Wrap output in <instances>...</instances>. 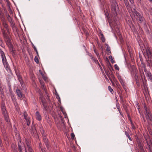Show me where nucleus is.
Wrapping results in <instances>:
<instances>
[{"label":"nucleus","mask_w":152,"mask_h":152,"mask_svg":"<svg viewBox=\"0 0 152 152\" xmlns=\"http://www.w3.org/2000/svg\"><path fill=\"white\" fill-rule=\"evenodd\" d=\"M34 50L36 51L37 54V55H38V51H37L36 48L35 46H34Z\"/></svg>","instance_id":"obj_47"},{"label":"nucleus","mask_w":152,"mask_h":152,"mask_svg":"<svg viewBox=\"0 0 152 152\" xmlns=\"http://www.w3.org/2000/svg\"><path fill=\"white\" fill-rule=\"evenodd\" d=\"M1 30L4 39L6 44L8 47H11L12 45L11 42V40L7 34L6 31L4 28H1Z\"/></svg>","instance_id":"obj_1"},{"label":"nucleus","mask_w":152,"mask_h":152,"mask_svg":"<svg viewBox=\"0 0 152 152\" xmlns=\"http://www.w3.org/2000/svg\"><path fill=\"white\" fill-rule=\"evenodd\" d=\"M133 14L138 22L141 23L142 22L144 19L143 16L136 11L135 9L133 12Z\"/></svg>","instance_id":"obj_4"},{"label":"nucleus","mask_w":152,"mask_h":152,"mask_svg":"<svg viewBox=\"0 0 152 152\" xmlns=\"http://www.w3.org/2000/svg\"><path fill=\"white\" fill-rule=\"evenodd\" d=\"M143 53L144 56L145 57H147L148 58H151L152 56V53L151 49L147 48L144 50Z\"/></svg>","instance_id":"obj_8"},{"label":"nucleus","mask_w":152,"mask_h":152,"mask_svg":"<svg viewBox=\"0 0 152 152\" xmlns=\"http://www.w3.org/2000/svg\"><path fill=\"white\" fill-rule=\"evenodd\" d=\"M122 105L124 109L126 112H127V107L126 104L125 103H122Z\"/></svg>","instance_id":"obj_25"},{"label":"nucleus","mask_w":152,"mask_h":152,"mask_svg":"<svg viewBox=\"0 0 152 152\" xmlns=\"http://www.w3.org/2000/svg\"><path fill=\"white\" fill-rule=\"evenodd\" d=\"M41 85V86H42V89H44V90L45 91V85H44V84L42 83V85Z\"/></svg>","instance_id":"obj_45"},{"label":"nucleus","mask_w":152,"mask_h":152,"mask_svg":"<svg viewBox=\"0 0 152 152\" xmlns=\"http://www.w3.org/2000/svg\"><path fill=\"white\" fill-rule=\"evenodd\" d=\"M91 59L94 61L96 64H98L100 65L98 60L96 59H95L94 57H91Z\"/></svg>","instance_id":"obj_22"},{"label":"nucleus","mask_w":152,"mask_h":152,"mask_svg":"<svg viewBox=\"0 0 152 152\" xmlns=\"http://www.w3.org/2000/svg\"><path fill=\"white\" fill-rule=\"evenodd\" d=\"M107 59L108 60V61L109 62V64H108V66L109 68V69H110V70H111V69H113V68L112 67L109 61L108 60V59L107 58Z\"/></svg>","instance_id":"obj_31"},{"label":"nucleus","mask_w":152,"mask_h":152,"mask_svg":"<svg viewBox=\"0 0 152 152\" xmlns=\"http://www.w3.org/2000/svg\"><path fill=\"white\" fill-rule=\"evenodd\" d=\"M42 77H43V78L45 80H46V78L44 76H42Z\"/></svg>","instance_id":"obj_56"},{"label":"nucleus","mask_w":152,"mask_h":152,"mask_svg":"<svg viewBox=\"0 0 152 152\" xmlns=\"http://www.w3.org/2000/svg\"><path fill=\"white\" fill-rule=\"evenodd\" d=\"M144 71L145 72V73H147V72H149V71H148L147 70V69H146L145 66H144Z\"/></svg>","instance_id":"obj_46"},{"label":"nucleus","mask_w":152,"mask_h":152,"mask_svg":"<svg viewBox=\"0 0 152 152\" xmlns=\"http://www.w3.org/2000/svg\"><path fill=\"white\" fill-rule=\"evenodd\" d=\"M118 78L119 81L122 80L121 77L120 76H118Z\"/></svg>","instance_id":"obj_52"},{"label":"nucleus","mask_w":152,"mask_h":152,"mask_svg":"<svg viewBox=\"0 0 152 152\" xmlns=\"http://www.w3.org/2000/svg\"><path fill=\"white\" fill-rule=\"evenodd\" d=\"M105 72L106 74L109 77V74H108V73L107 72H106V71H105Z\"/></svg>","instance_id":"obj_60"},{"label":"nucleus","mask_w":152,"mask_h":152,"mask_svg":"<svg viewBox=\"0 0 152 152\" xmlns=\"http://www.w3.org/2000/svg\"><path fill=\"white\" fill-rule=\"evenodd\" d=\"M137 2L140 4L141 3V0H137Z\"/></svg>","instance_id":"obj_53"},{"label":"nucleus","mask_w":152,"mask_h":152,"mask_svg":"<svg viewBox=\"0 0 152 152\" xmlns=\"http://www.w3.org/2000/svg\"><path fill=\"white\" fill-rule=\"evenodd\" d=\"M108 89L109 91L112 94H113V89L111 88V87L110 86H108Z\"/></svg>","instance_id":"obj_32"},{"label":"nucleus","mask_w":152,"mask_h":152,"mask_svg":"<svg viewBox=\"0 0 152 152\" xmlns=\"http://www.w3.org/2000/svg\"><path fill=\"white\" fill-rule=\"evenodd\" d=\"M35 115L36 118L37 120L39 121H40L41 120V116L38 111H37L36 112Z\"/></svg>","instance_id":"obj_19"},{"label":"nucleus","mask_w":152,"mask_h":152,"mask_svg":"<svg viewBox=\"0 0 152 152\" xmlns=\"http://www.w3.org/2000/svg\"><path fill=\"white\" fill-rule=\"evenodd\" d=\"M116 107H117V109L118 110L119 112H121V108H120V107L119 106V103L116 104Z\"/></svg>","instance_id":"obj_27"},{"label":"nucleus","mask_w":152,"mask_h":152,"mask_svg":"<svg viewBox=\"0 0 152 152\" xmlns=\"http://www.w3.org/2000/svg\"><path fill=\"white\" fill-rule=\"evenodd\" d=\"M0 149L1 150H3L4 149V148L3 144H2V142H1L0 143Z\"/></svg>","instance_id":"obj_39"},{"label":"nucleus","mask_w":152,"mask_h":152,"mask_svg":"<svg viewBox=\"0 0 152 152\" xmlns=\"http://www.w3.org/2000/svg\"><path fill=\"white\" fill-rule=\"evenodd\" d=\"M130 122L132 125V128L133 129H135V126H134L133 122L131 120H130Z\"/></svg>","instance_id":"obj_34"},{"label":"nucleus","mask_w":152,"mask_h":152,"mask_svg":"<svg viewBox=\"0 0 152 152\" xmlns=\"http://www.w3.org/2000/svg\"><path fill=\"white\" fill-rule=\"evenodd\" d=\"M100 35H101V39L102 41V42H104L105 41V38L104 37V36L103 34L102 33H100Z\"/></svg>","instance_id":"obj_23"},{"label":"nucleus","mask_w":152,"mask_h":152,"mask_svg":"<svg viewBox=\"0 0 152 152\" xmlns=\"http://www.w3.org/2000/svg\"><path fill=\"white\" fill-rule=\"evenodd\" d=\"M88 55L90 57H91H91H93L92 56V55H91L90 53H88Z\"/></svg>","instance_id":"obj_54"},{"label":"nucleus","mask_w":152,"mask_h":152,"mask_svg":"<svg viewBox=\"0 0 152 152\" xmlns=\"http://www.w3.org/2000/svg\"><path fill=\"white\" fill-rule=\"evenodd\" d=\"M0 18L2 22L5 20V18L4 17L3 14L0 15Z\"/></svg>","instance_id":"obj_28"},{"label":"nucleus","mask_w":152,"mask_h":152,"mask_svg":"<svg viewBox=\"0 0 152 152\" xmlns=\"http://www.w3.org/2000/svg\"><path fill=\"white\" fill-rule=\"evenodd\" d=\"M107 59L108 60V61L109 62V64H108V66L109 68V69H110V70H111V69H113V68L112 67L109 61L108 60V59L107 58Z\"/></svg>","instance_id":"obj_29"},{"label":"nucleus","mask_w":152,"mask_h":152,"mask_svg":"<svg viewBox=\"0 0 152 152\" xmlns=\"http://www.w3.org/2000/svg\"><path fill=\"white\" fill-rule=\"evenodd\" d=\"M23 116L26 120L27 125L28 126H29L30 124V119L29 117H27V114L26 111L24 112Z\"/></svg>","instance_id":"obj_13"},{"label":"nucleus","mask_w":152,"mask_h":152,"mask_svg":"<svg viewBox=\"0 0 152 152\" xmlns=\"http://www.w3.org/2000/svg\"><path fill=\"white\" fill-rule=\"evenodd\" d=\"M136 139L138 147L140 149V152H145L142 143V141L138 138Z\"/></svg>","instance_id":"obj_12"},{"label":"nucleus","mask_w":152,"mask_h":152,"mask_svg":"<svg viewBox=\"0 0 152 152\" xmlns=\"http://www.w3.org/2000/svg\"><path fill=\"white\" fill-rule=\"evenodd\" d=\"M61 110L62 111V112L64 114V118H66L67 117V115L66 113L64 111H63V109L62 108H61Z\"/></svg>","instance_id":"obj_35"},{"label":"nucleus","mask_w":152,"mask_h":152,"mask_svg":"<svg viewBox=\"0 0 152 152\" xmlns=\"http://www.w3.org/2000/svg\"><path fill=\"white\" fill-rule=\"evenodd\" d=\"M1 110L5 121L7 122H9V117L6 110L5 107L4 105H1Z\"/></svg>","instance_id":"obj_5"},{"label":"nucleus","mask_w":152,"mask_h":152,"mask_svg":"<svg viewBox=\"0 0 152 152\" xmlns=\"http://www.w3.org/2000/svg\"><path fill=\"white\" fill-rule=\"evenodd\" d=\"M146 76L148 77V80L152 81V75L151 74L150 72H147L145 73Z\"/></svg>","instance_id":"obj_18"},{"label":"nucleus","mask_w":152,"mask_h":152,"mask_svg":"<svg viewBox=\"0 0 152 152\" xmlns=\"http://www.w3.org/2000/svg\"><path fill=\"white\" fill-rule=\"evenodd\" d=\"M39 99L41 102L42 103L44 108L45 110H47L48 108L46 99L42 96H41Z\"/></svg>","instance_id":"obj_11"},{"label":"nucleus","mask_w":152,"mask_h":152,"mask_svg":"<svg viewBox=\"0 0 152 152\" xmlns=\"http://www.w3.org/2000/svg\"><path fill=\"white\" fill-rule=\"evenodd\" d=\"M0 127L3 135L4 137L5 140H6L7 138V136L6 133V129L4 124H3L2 122H1V124L0 126Z\"/></svg>","instance_id":"obj_9"},{"label":"nucleus","mask_w":152,"mask_h":152,"mask_svg":"<svg viewBox=\"0 0 152 152\" xmlns=\"http://www.w3.org/2000/svg\"><path fill=\"white\" fill-rule=\"evenodd\" d=\"M94 51L95 53H96L97 52L96 51V50L95 49V48H94Z\"/></svg>","instance_id":"obj_57"},{"label":"nucleus","mask_w":152,"mask_h":152,"mask_svg":"<svg viewBox=\"0 0 152 152\" xmlns=\"http://www.w3.org/2000/svg\"><path fill=\"white\" fill-rule=\"evenodd\" d=\"M143 75H144V80H145L146 81V78H145V75H144V74H143Z\"/></svg>","instance_id":"obj_61"},{"label":"nucleus","mask_w":152,"mask_h":152,"mask_svg":"<svg viewBox=\"0 0 152 152\" xmlns=\"http://www.w3.org/2000/svg\"><path fill=\"white\" fill-rule=\"evenodd\" d=\"M3 45V43L1 40H0V45L2 46Z\"/></svg>","instance_id":"obj_50"},{"label":"nucleus","mask_w":152,"mask_h":152,"mask_svg":"<svg viewBox=\"0 0 152 152\" xmlns=\"http://www.w3.org/2000/svg\"><path fill=\"white\" fill-rule=\"evenodd\" d=\"M40 82L41 85H42V83H44L42 81H40Z\"/></svg>","instance_id":"obj_59"},{"label":"nucleus","mask_w":152,"mask_h":152,"mask_svg":"<svg viewBox=\"0 0 152 152\" xmlns=\"http://www.w3.org/2000/svg\"><path fill=\"white\" fill-rule=\"evenodd\" d=\"M105 45L107 46V51L109 52V53H111V52L110 51V48L109 46L107 44H105Z\"/></svg>","instance_id":"obj_26"},{"label":"nucleus","mask_w":152,"mask_h":152,"mask_svg":"<svg viewBox=\"0 0 152 152\" xmlns=\"http://www.w3.org/2000/svg\"><path fill=\"white\" fill-rule=\"evenodd\" d=\"M96 55L97 56V57H98L99 60L100 59V56H99V54L98 53V54H96Z\"/></svg>","instance_id":"obj_48"},{"label":"nucleus","mask_w":152,"mask_h":152,"mask_svg":"<svg viewBox=\"0 0 152 152\" xmlns=\"http://www.w3.org/2000/svg\"><path fill=\"white\" fill-rule=\"evenodd\" d=\"M114 66L115 69L118 70H119V68L116 64H115L114 65Z\"/></svg>","instance_id":"obj_40"},{"label":"nucleus","mask_w":152,"mask_h":152,"mask_svg":"<svg viewBox=\"0 0 152 152\" xmlns=\"http://www.w3.org/2000/svg\"><path fill=\"white\" fill-rule=\"evenodd\" d=\"M115 99L116 100V104L119 103L118 99L116 96H115Z\"/></svg>","instance_id":"obj_51"},{"label":"nucleus","mask_w":152,"mask_h":152,"mask_svg":"<svg viewBox=\"0 0 152 152\" xmlns=\"http://www.w3.org/2000/svg\"><path fill=\"white\" fill-rule=\"evenodd\" d=\"M34 60L37 63V64L39 63V60H38V59L37 57L35 56L34 58Z\"/></svg>","instance_id":"obj_36"},{"label":"nucleus","mask_w":152,"mask_h":152,"mask_svg":"<svg viewBox=\"0 0 152 152\" xmlns=\"http://www.w3.org/2000/svg\"><path fill=\"white\" fill-rule=\"evenodd\" d=\"M26 143L27 145V143H28L31 147L30 145L28 142L26 141ZM18 150L19 152H24V151H25V152H27L26 149H27L28 150V151H29L27 146V147H26L22 144L21 145L18 142ZM28 152H29V151Z\"/></svg>","instance_id":"obj_7"},{"label":"nucleus","mask_w":152,"mask_h":152,"mask_svg":"<svg viewBox=\"0 0 152 152\" xmlns=\"http://www.w3.org/2000/svg\"><path fill=\"white\" fill-rule=\"evenodd\" d=\"M43 139L47 148L48 149L49 148L50 146L48 143V139L45 135H43Z\"/></svg>","instance_id":"obj_15"},{"label":"nucleus","mask_w":152,"mask_h":152,"mask_svg":"<svg viewBox=\"0 0 152 152\" xmlns=\"http://www.w3.org/2000/svg\"><path fill=\"white\" fill-rule=\"evenodd\" d=\"M125 5H126L127 8L128 9H129L130 7L129 6V3L127 1L126 2H125Z\"/></svg>","instance_id":"obj_37"},{"label":"nucleus","mask_w":152,"mask_h":152,"mask_svg":"<svg viewBox=\"0 0 152 152\" xmlns=\"http://www.w3.org/2000/svg\"><path fill=\"white\" fill-rule=\"evenodd\" d=\"M129 1L132 4L134 3V0H129Z\"/></svg>","instance_id":"obj_55"},{"label":"nucleus","mask_w":152,"mask_h":152,"mask_svg":"<svg viewBox=\"0 0 152 152\" xmlns=\"http://www.w3.org/2000/svg\"><path fill=\"white\" fill-rule=\"evenodd\" d=\"M144 137L148 146V147H147V148L151 152V146L152 145V143L151 140L149 138V136H147L146 137Z\"/></svg>","instance_id":"obj_10"},{"label":"nucleus","mask_w":152,"mask_h":152,"mask_svg":"<svg viewBox=\"0 0 152 152\" xmlns=\"http://www.w3.org/2000/svg\"><path fill=\"white\" fill-rule=\"evenodd\" d=\"M56 98L58 99V101L59 102L61 101V99L59 96H57L56 97Z\"/></svg>","instance_id":"obj_49"},{"label":"nucleus","mask_w":152,"mask_h":152,"mask_svg":"<svg viewBox=\"0 0 152 152\" xmlns=\"http://www.w3.org/2000/svg\"><path fill=\"white\" fill-rule=\"evenodd\" d=\"M2 25L5 28L8 33H9V30L8 27V25L7 23L6 20L2 21Z\"/></svg>","instance_id":"obj_17"},{"label":"nucleus","mask_w":152,"mask_h":152,"mask_svg":"<svg viewBox=\"0 0 152 152\" xmlns=\"http://www.w3.org/2000/svg\"><path fill=\"white\" fill-rule=\"evenodd\" d=\"M41 150H42V152H44L45 151L44 150H43L42 149H41Z\"/></svg>","instance_id":"obj_64"},{"label":"nucleus","mask_w":152,"mask_h":152,"mask_svg":"<svg viewBox=\"0 0 152 152\" xmlns=\"http://www.w3.org/2000/svg\"><path fill=\"white\" fill-rule=\"evenodd\" d=\"M11 98H12V100L13 101H15V97L13 95H11Z\"/></svg>","instance_id":"obj_43"},{"label":"nucleus","mask_w":152,"mask_h":152,"mask_svg":"<svg viewBox=\"0 0 152 152\" xmlns=\"http://www.w3.org/2000/svg\"><path fill=\"white\" fill-rule=\"evenodd\" d=\"M7 16L8 20L10 23L11 27L12 28L14 27H15V24L13 21V20L12 18L10 17L9 15H8Z\"/></svg>","instance_id":"obj_14"},{"label":"nucleus","mask_w":152,"mask_h":152,"mask_svg":"<svg viewBox=\"0 0 152 152\" xmlns=\"http://www.w3.org/2000/svg\"><path fill=\"white\" fill-rule=\"evenodd\" d=\"M148 66H150L152 65V61L151 60H148Z\"/></svg>","instance_id":"obj_33"},{"label":"nucleus","mask_w":152,"mask_h":152,"mask_svg":"<svg viewBox=\"0 0 152 152\" xmlns=\"http://www.w3.org/2000/svg\"><path fill=\"white\" fill-rule=\"evenodd\" d=\"M125 134L126 135L127 137L129 138V139L131 141L132 140V138L130 137L129 135L128 134V133L126 131H125Z\"/></svg>","instance_id":"obj_24"},{"label":"nucleus","mask_w":152,"mask_h":152,"mask_svg":"<svg viewBox=\"0 0 152 152\" xmlns=\"http://www.w3.org/2000/svg\"><path fill=\"white\" fill-rule=\"evenodd\" d=\"M18 77V79L19 81L20 82V83L22 86H23V81L21 77L19 75H17Z\"/></svg>","instance_id":"obj_20"},{"label":"nucleus","mask_w":152,"mask_h":152,"mask_svg":"<svg viewBox=\"0 0 152 152\" xmlns=\"http://www.w3.org/2000/svg\"><path fill=\"white\" fill-rule=\"evenodd\" d=\"M1 54L4 65L5 67L7 69H7H9V65L8 63L7 62L5 55L2 51H1Z\"/></svg>","instance_id":"obj_6"},{"label":"nucleus","mask_w":152,"mask_h":152,"mask_svg":"<svg viewBox=\"0 0 152 152\" xmlns=\"http://www.w3.org/2000/svg\"><path fill=\"white\" fill-rule=\"evenodd\" d=\"M120 97L121 101L122 102V103H124L123 97L121 95H120Z\"/></svg>","instance_id":"obj_41"},{"label":"nucleus","mask_w":152,"mask_h":152,"mask_svg":"<svg viewBox=\"0 0 152 152\" xmlns=\"http://www.w3.org/2000/svg\"><path fill=\"white\" fill-rule=\"evenodd\" d=\"M107 59L108 60V61L109 62V64H108V66L109 68V69H110V70H111V69H113V68L112 67L109 61L108 60V59L107 58Z\"/></svg>","instance_id":"obj_30"},{"label":"nucleus","mask_w":152,"mask_h":152,"mask_svg":"<svg viewBox=\"0 0 152 152\" xmlns=\"http://www.w3.org/2000/svg\"><path fill=\"white\" fill-rule=\"evenodd\" d=\"M145 110V114L147 121L149 123L152 121V115L150 110L145 106H144Z\"/></svg>","instance_id":"obj_3"},{"label":"nucleus","mask_w":152,"mask_h":152,"mask_svg":"<svg viewBox=\"0 0 152 152\" xmlns=\"http://www.w3.org/2000/svg\"><path fill=\"white\" fill-rule=\"evenodd\" d=\"M122 86L124 87V83L122 80V79L119 81Z\"/></svg>","instance_id":"obj_44"},{"label":"nucleus","mask_w":152,"mask_h":152,"mask_svg":"<svg viewBox=\"0 0 152 152\" xmlns=\"http://www.w3.org/2000/svg\"><path fill=\"white\" fill-rule=\"evenodd\" d=\"M119 113H120V115H121V116H123V115L122 113L121 112H119Z\"/></svg>","instance_id":"obj_62"},{"label":"nucleus","mask_w":152,"mask_h":152,"mask_svg":"<svg viewBox=\"0 0 152 152\" xmlns=\"http://www.w3.org/2000/svg\"><path fill=\"white\" fill-rule=\"evenodd\" d=\"M112 12L114 16L117 15L118 10V7L115 0H111Z\"/></svg>","instance_id":"obj_2"},{"label":"nucleus","mask_w":152,"mask_h":152,"mask_svg":"<svg viewBox=\"0 0 152 152\" xmlns=\"http://www.w3.org/2000/svg\"><path fill=\"white\" fill-rule=\"evenodd\" d=\"M109 58L110 59L112 63H114L115 62L113 60L112 57L111 56H109Z\"/></svg>","instance_id":"obj_38"},{"label":"nucleus","mask_w":152,"mask_h":152,"mask_svg":"<svg viewBox=\"0 0 152 152\" xmlns=\"http://www.w3.org/2000/svg\"><path fill=\"white\" fill-rule=\"evenodd\" d=\"M71 136L72 139H74V138L75 137V135L74 134L73 132L72 133Z\"/></svg>","instance_id":"obj_42"},{"label":"nucleus","mask_w":152,"mask_h":152,"mask_svg":"<svg viewBox=\"0 0 152 152\" xmlns=\"http://www.w3.org/2000/svg\"><path fill=\"white\" fill-rule=\"evenodd\" d=\"M137 85L138 86H140V84L138 82H136Z\"/></svg>","instance_id":"obj_58"},{"label":"nucleus","mask_w":152,"mask_h":152,"mask_svg":"<svg viewBox=\"0 0 152 152\" xmlns=\"http://www.w3.org/2000/svg\"><path fill=\"white\" fill-rule=\"evenodd\" d=\"M16 93L18 96V99L22 98L23 97V94L21 91L19 89H16Z\"/></svg>","instance_id":"obj_16"},{"label":"nucleus","mask_w":152,"mask_h":152,"mask_svg":"<svg viewBox=\"0 0 152 152\" xmlns=\"http://www.w3.org/2000/svg\"><path fill=\"white\" fill-rule=\"evenodd\" d=\"M28 148L29 152H34L31 147L30 146L28 143H27Z\"/></svg>","instance_id":"obj_21"},{"label":"nucleus","mask_w":152,"mask_h":152,"mask_svg":"<svg viewBox=\"0 0 152 152\" xmlns=\"http://www.w3.org/2000/svg\"><path fill=\"white\" fill-rule=\"evenodd\" d=\"M2 14H3V13L1 11H0V15Z\"/></svg>","instance_id":"obj_63"}]
</instances>
